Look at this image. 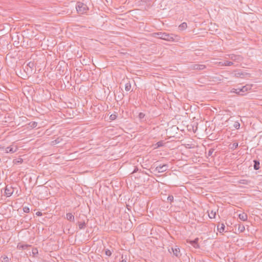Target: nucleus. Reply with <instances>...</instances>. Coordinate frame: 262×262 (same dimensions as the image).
I'll return each instance as SVG.
<instances>
[{"instance_id":"obj_33","label":"nucleus","mask_w":262,"mask_h":262,"mask_svg":"<svg viewBox=\"0 0 262 262\" xmlns=\"http://www.w3.org/2000/svg\"><path fill=\"white\" fill-rule=\"evenodd\" d=\"M144 116H145V115L143 113H140L139 114V117L140 119L143 118L144 117Z\"/></svg>"},{"instance_id":"obj_9","label":"nucleus","mask_w":262,"mask_h":262,"mask_svg":"<svg viewBox=\"0 0 262 262\" xmlns=\"http://www.w3.org/2000/svg\"><path fill=\"white\" fill-rule=\"evenodd\" d=\"M31 245L28 244H21V243H18L17 245V249L19 250H24L26 249L28 247H30Z\"/></svg>"},{"instance_id":"obj_27","label":"nucleus","mask_w":262,"mask_h":262,"mask_svg":"<svg viewBox=\"0 0 262 262\" xmlns=\"http://www.w3.org/2000/svg\"><path fill=\"white\" fill-rule=\"evenodd\" d=\"M167 201L170 202V203L172 202L173 201V196L172 195H169L167 197Z\"/></svg>"},{"instance_id":"obj_13","label":"nucleus","mask_w":262,"mask_h":262,"mask_svg":"<svg viewBox=\"0 0 262 262\" xmlns=\"http://www.w3.org/2000/svg\"><path fill=\"white\" fill-rule=\"evenodd\" d=\"M66 219L70 222H74V216L71 213H67Z\"/></svg>"},{"instance_id":"obj_3","label":"nucleus","mask_w":262,"mask_h":262,"mask_svg":"<svg viewBox=\"0 0 262 262\" xmlns=\"http://www.w3.org/2000/svg\"><path fill=\"white\" fill-rule=\"evenodd\" d=\"M168 251L170 253L172 252L173 256H175L178 258H180L182 255L180 248L177 245L171 247L170 249H169Z\"/></svg>"},{"instance_id":"obj_40","label":"nucleus","mask_w":262,"mask_h":262,"mask_svg":"<svg viewBox=\"0 0 262 262\" xmlns=\"http://www.w3.org/2000/svg\"><path fill=\"white\" fill-rule=\"evenodd\" d=\"M23 160L22 159H20V160H18L17 161V163H21L23 162Z\"/></svg>"},{"instance_id":"obj_11","label":"nucleus","mask_w":262,"mask_h":262,"mask_svg":"<svg viewBox=\"0 0 262 262\" xmlns=\"http://www.w3.org/2000/svg\"><path fill=\"white\" fill-rule=\"evenodd\" d=\"M251 88V85H246L243 86L242 88H240L239 91L241 92V93H243L244 94V93L250 90Z\"/></svg>"},{"instance_id":"obj_4","label":"nucleus","mask_w":262,"mask_h":262,"mask_svg":"<svg viewBox=\"0 0 262 262\" xmlns=\"http://www.w3.org/2000/svg\"><path fill=\"white\" fill-rule=\"evenodd\" d=\"M168 167V166L167 164L160 165L155 168V171L159 173L163 172L167 170Z\"/></svg>"},{"instance_id":"obj_14","label":"nucleus","mask_w":262,"mask_h":262,"mask_svg":"<svg viewBox=\"0 0 262 262\" xmlns=\"http://www.w3.org/2000/svg\"><path fill=\"white\" fill-rule=\"evenodd\" d=\"M208 216L210 219H214L216 215V211L213 210L208 211Z\"/></svg>"},{"instance_id":"obj_10","label":"nucleus","mask_w":262,"mask_h":262,"mask_svg":"<svg viewBox=\"0 0 262 262\" xmlns=\"http://www.w3.org/2000/svg\"><path fill=\"white\" fill-rule=\"evenodd\" d=\"M230 58L233 60L239 62L242 60V57L240 55H237L235 54H231L230 55Z\"/></svg>"},{"instance_id":"obj_21","label":"nucleus","mask_w":262,"mask_h":262,"mask_svg":"<svg viewBox=\"0 0 262 262\" xmlns=\"http://www.w3.org/2000/svg\"><path fill=\"white\" fill-rule=\"evenodd\" d=\"M130 89H131V84H130V82H128L125 84V90L126 91H129L130 90Z\"/></svg>"},{"instance_id":"obj_25","label":"nucleus","mask_w":262,"mask_h":262,"mask_svg":"<svg viewBox=\"0 0 262 262\" xmlns=\"http://www.w3.org/2000/svg\"><path fill=\"white\" fill-rule=\"evenodd\" d=\"M60 140H61V139L59 140V138L56 139V140H54L53 141H52L51 142V144L54 145H55L56 144H58L60 142Z\"/></svg>"},{"instance_id":"obj_41","label":"nucleus","mask_w":262,"mask_h":262,"mask_svg":"<svg viewBox=\"0 0 262 262\" xmlns=\"http://www.w3.org/2000/svg\"><path fill=\"white\" fill-rule=\"evenodd\" d=\"M40 262H47L46 260H42Z\"/></svg>"},{"instance_id":"obj_6","label":"nucleus","mask_w":262,"mask_h":262,"mask_svg":"<svg viewBox=\"0 0 262 262\" xmlns=\"http://www.w3.org/2000/svg\"><path fill=\"white\" fill-rule=\"evenodd\" d=\"M13 188L11 186H6L5 189V194L7 197L10 196L13 193Z\"/></svg>"},{"instance_id":"obj_8","label":"nucleus","mask_w":262,"mask_h":262,"mask_svg":"<svg viewBox=\"0 0 262 262\" xmlns=\"http://www.w3.org/2000/svg\"><path fill=\"white\" fill-rule=\"evenodd\" d=\"M199 238H196L194 240L187 241V243H189L191 246L194 248L197 249L199 248V245L198 244Z\"/></svg>"},{"instance_id":"obj_12","label":"nucleus","mask_w":262,"mask_h":262,"mask_svg":"<svg viewBox=\"0 0 262 262\" xmlns=\"http://www.w3.org/2000/svg\"><path fill=\"white\" fill-rule=\"evenodd\" d=\"M238 217L241 220L246 221L247 220L248 216L245 212H242V213L239 214Z\"/></svg>"},{"instance_id":"obj_20","label":"nucleus","mask_w":262,"mask_h":262,"mask_svg":"<svg viewBox=\"0 0 262 262\" xmlns=\"http://www.w3.org/2000/svg\"><path fill=\"white\" fill-rule=\"evenodd\" d=\"M187 27V24L186 23H183L181 25H180L179 28L181 30H183L185 29Z\"/></svg>"},{"instance_id":"obj_18","label":"nucleus","mask_w":262,"mask_h":262,"mask_svg":"<svg viewBox=\"0 0 262 262\" xmlns=\"http://www.w3.org/2000/svg\"><path fill=\"white\" fill-rule=\"evenodd\" d=\"M78 227H79V229H83L84 228H85V227H86V223L83 222H78Z\"/></svg>"},{"instance_id":"obj_19","label":"nucleus","mask_w":262,"mask_h":262,"mask_svg":"<svg viewBox=\"0 0 262 262\" xmlns=\"http://www.w3.org/2000/svg\"><path fill=\"white\" fill-rule=\"evenodd\" d=\"M238 145V144L237 142H234L232 144H230L229 145V146H230L229 148L231 150H234L237 148Z\"/></svg>"},{"instance_id":"obj_30","label":"nucleus","mask_w":262,"mask_h":262,"mask_svg":"<svg viewBox=\"0 0 262 262\" xmlns=\"http://www.w3.org/2000/svg\"><path fill=\"white\" fill-rule=\"evenodd\" d=\"M214 149H213L212 148H210L208 151V156H211L213 152H214Z\"/></svg>"},{"instance_id":"obj_16","label":"nucleus","mask_w":262,"mask_h":262,"mask_svg":"<svg viewBox=\"0 0 262 262\" xmlns=\"http://www.w3.org/2000/svg\"><path fill=\"white\" fill-rule=\"evenodd\" d=\"M254 169L255 170H258L260 168L259 165L260 163L259 161L256 160H254Z\"/></svg>"},{"instance_id":"obj_32","label":"nucleus","mask_w":262,"mask_h":262,"mask_svg":"<svg viewBox=\"0 0 262 262\" xmlns=\"http://www.w3.org/2000/svg\"><path fill=\"white\" fill-rule=\"evenodd\" d=\"M23 210H24V211L25 212H26V213H29V212H30V209H29V208L28 207H27V206L24 207L23 208Z\"/></svg>"},{"instance_id":"obj_29","label":"nucleus","mask_w":262,"mask_h":262,"mask_svg":"<svg viewBox=\"0 0 262 262\" xmlns=\"http://www.w3.org/2000/svg\"><path fill=\"white\" fill-rule=\"evenodd\" d=\"M9 259L7 256H4L3 257V259L2 262H9Z\"/></svg>"},{"instance_id":"obj_34","label":"nucleus","mask_w":262,"mask_h":262,"mask_svg":"<svg viewBox=\"0 0 262 262\" xmlns=\"http://www.w3.org/2000/svg\"><path fill=\"white\" fill-rule=\"evenodd\" d=\"M239 126H240V124L238 122H236L235 124H234V127L236 129H238L239 128Z\"/></svg>"},{"instance_id":"obj_2","label":"nucleus","mask_w":262,"mask_h":262,"mask_svg":"<svg viewBox=\"0 0 262 262\" xmlns=\"http://www.w3.org/2000/svg\"><path fill=\"white\" fill-rule=\"evenodd\" d=\"M76 8L77 12L81 14L85 13L88 10V7L86 5L80 2L77 3Z\"/></svg>"},{"instance_id":"obj_31","label":"nucleus","mask_w":262,"mask_h":262,"mask_svg":"<svg viewBox=\"0 0 262 262\" xmlns=\"http://www.w3.org/2000/svg\"><path fill=\"white\" fill-rule=\"evenodd\" d=\"M105 254L107 256H110L112 255L111 251L108 249H106L105 251Z\"/></svg>"},{"instance_id":"obj_5","label":"nucleus","mask_w":262,"mask_h":262,"mask_svg":"<svg viewBox=\"0 0 262 262\" xmlns=\"http://www.w3.org/2000/svg\"><path fill=\"white\" fill-rule=\"evenodd\" d=\"M206 68L205 65L204 64H192L190 66V69L192 70H196L199 71L203 70Z\"/></svg>"},{"instance_id":"obj_36","label":"nucleus","mask_w":262,"mask_h":262,"mask_svg":"<svg viewBox=\"0 0 262 262\" xmlns=\"http://www.w3.org/2000/svg\"><path fill=\"white\" fill-rule=\"evenodd\" d=\"M239 229H240L241 231H243L245 230V227L243 225L241 227L239 226Z\"/></svg>"},{"instance_id":"obj_22","label":"nucleus","mask_w":262,"mask_h":262,"mask_svg":"<svg viewBox=\"0 0 262 262\" xmlns=\"http://www.w3.org/2000/svg\"><path fill=\"white\" fill-rule=\"evenodd\" d=\"M233 63L231 61H225L224 63L222 64V66H230L233 65Z\"/></svg>"},{"instance_id":"obj_24","label":"nucleus","mask_w":262,"mask_h":262,"mask_svg":"<svg viewBox=\"0 0 262 262\" xmlns=\"http://www.w3.org/2000/svg\"><path fill=\"white\" fill-rule=\"evenodd\" d=\"M30 126L32 128H35L37 126V123L36 122H31L29 123Z\"/></svg>"},{"instance_id":"obj_15","label":"nucleus","mask_w":262,"mask_h":262,"mask_svg":"<svg viewBox=\"0 0 262 262\" xmlns=\"http://www.w3.org/2000/svg\"><path fill=\"white\" fill-rule=\"evenodd\" d=\"M225 226L224 225V224H219L217 226V230L220 233L223 232L225 230Z\"/></svg>"},{"instance_id":"obj_35","label":"nucleus","mask_w":262,"mask_h":262,"mask_svg":"<svg viewBox=\"0 0 262 262\" xmlns=\"http://www.w3.org/2000/svg\"><path fill=\"white\" fill-rule=\"evenodd\" d=\"M116 118V115H111L110 116V119L111 120H115Z\"/></svg>"},{"instance_id":"obj_38","label":"nucleus","mask_w":262,"mask_h":262,"mask_svg":"<svg viewBox=\"0 0 262 262\" xmlns=\"http://www.w3.org/2000/svg\"><path fill=\"white\" fill-rule=\"evenodd\" d=\"M36 215L37 216H41L42 215V213L40 211H37L36 213Z\"/></svg>"},{"instance_id":"obj_39","label":"nucleus","mask_w":262,"mask_h":262,"mask_svg":"<svg viewBox=\"0 0 262 262\" xmlns=\"http://www.w3.org/2000/svg\"><path fill=\"white\" fill-rule=\"evenodd\" d=\"M122 258H123V255L122 256ZM121 262H127L126 259H122Z\"/></svg>"},{"instance_id":"obj_26","label":"nucleus","mask_w":262,"mask_h":262,"mask_svg":"<svg viewBox=\"0 0 262 262\" xmlns=\"http://www.w3.org/2000/svg\"><path fill=\"white\" fill-rule=\"evenodd\" d=\"M241 184L247 185L250 183V181L247 180H241L239 182Z\"/></svg>"},{"instance_id":"obj_1","label":"nucleus","mask_w":262,"mask_h":262,"mask_svg":"<svg viewBox=\"0 0 262 262\" xmlns=\"http://www.w3.org/2000/svg\"><path fill=\"white\" fill-rule=\"evenodd\" d=\"M155 35L158 38L168 41H178L180 38V37L177 35L168 34L165 32H158L155 33Z\"/></svg>"},{"instance_id":"obj_28","label":"nucleus","mask_w":262,"mask_h":262,"mask_svg":"<svg viewBox=\"0 0 262 262\" xmlns=\"http://www.w3.org/2000/svg\"><path fill=\"white\" fill-rule=\"evenodd\" d=\"M32 254L34 256L38 254V249L36 248H33Z\"/></svg>"},{"instance_id":"obj_37","label":"nucleus","mask_w":262,"mask_h":262,"mask_svg":"<svg viewBox=\"0 0 262 262\" xmlns=\"http://www.w3.org/2000/svg\"><path fill=\"white\" fill-rule=\"evenodd\" d=\"M33 65H34L33 63L31 62H29V63L28 64V66L30 68H31L33 67Z\"/></svg>"},{"instance_id":"obj_17","label":"nucleus","mask_w":262,"mask_h":262,"mask_svg":"<svg viewBox=\"0 0 262 262\" xmlns=\"http://www.w3.org/2000/svg\"><path fill=\"white\" fill-rule=\"evenodd\" d=\"M164 143L163 141H160L158 142L155 145V148H158L161 147H162L164 145Z\"/></svg>"},{"instance_id":"obj_7","label":"nucleus","mask_w":262,"mask_h":262,"mask_svg":"<svg viewBox=\"0 0 262 262\" xmlns=\"http://www.w3.org/2000/svg\"><path fill=\"white\" fill-rule=\"evenodd\" d=\"M17 147L15 145H11L8 146L5 148V151L6 153H14L16 152L17 150Z\"/></svg>"},{"instance_id":"obj_23","label":"nucleus","mask_w":262,"mask_h":262,"mask_svg":"<svg viewBox=\"0 0 262 262\" xmlns=\"http://www.w3.org/2000/svg\"><path fill=\"white\" fill-rule=\"evenodd\" d=\"M233 92L239 95H244V94L243 93H241V92L239 91V90H240L239 88H237V89H233Z\"/></svg>"}]
</instances>
